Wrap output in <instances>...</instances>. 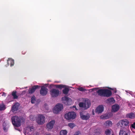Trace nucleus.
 Listing matches in <instances>:
<instances>
[{
  "label": "nucleus",
  "mask_w": 135,
  "mask_h": 135,
  "mask_svg": "<svg viewBox=\"0 0 135 135\" xmlns=\"http://www.w3.org/2000/svg\"><path fill=\"white\" fill-rule=\"evenodd\" d=\"M68 126L71 128H73L75 126V124L73 123H70L68 124Z\"/></svg>",
  "instance_id": "nucleus-28"
},
{
  "label": "nucleus",
  "mask_w": 135,
  "mask_h": 135,
  "mask_svg": "<svg viewBox=\"0 0 135 135\" xmlns=\"http://www.w3.org/2000/svg\"><path fill=\"white\" fill-rule=\"evenodd\" d=\"M33 135H39V133L36 132V133H34Z\"/></svg>",
  "instance_id": "nucleus-39"
},
{
  "label": "nucleus",
  "mask_w": 135,
  "mask_h": 135,
  "mask_svg": "<svg viewBox=\"0 0 135 135\" xmlns=\"http://www.w3.org/2000/svg\"><path fill=\"white\" fill-rule=\"evenodd\" d=\"M108 101L110 103H114L115 102V100L113 98H112L108 99Z\"/></svg>",
  "instance_id": "nucleus-33"
},
{
  "label": "nucleus",
  "mask_w": 135,
  "mask_h": 135,
  "mask_svg": "<svg viewBox=\"0 0 135 135\" xmlns=\"http://www.w3.org/2000/svg\"><path fill=\"white\" fill-rule=\"evenodd\" d=\"M120 108L119 105L117 104H115L112 106V112H115L118 111Z\"/></svg>",
  "instance_id": "nucleus-14"
},
{
  "label": "nucleus",
  "mask_w": 135,
  "mask_h": 135,
  "mask_svg": "<svg viewBox=\"0 0 135 135\" xmlns=\"http://www.w3.org/2000/svg\"><path fill=\"white\" fill-rule=\"evenodd\" d=\"M104 96L109 97L112 94V92L110 90L107 89H105Z\"/></svg>",
  "instance_id": "nucleus-19"
},
{
  "label": "nucleus",
  "mask_w": 135,
  "mask_h": 135,
  "mask_svg": "<svg viewBox=\"0 0 135 135\" xmlns=\"http://www.w3.org/2000/svg\"><path fill=\"white\" fill-rule=\"evenodd\" d=\"M34 130V128L32 126H28L26 127L24 129L25 134L28 133L30 134V133Z\"/></svg>",
  "instance_id": "nucleus-13"
},
{
  "label": "nucleus",
  "mask_w": 135,
  "mask_h": 135,
  "mask_svg": "<svg viewBox=\"0 0 135 135\" xmlns=\"http://www.w3.org/2000/svg\"><path fill=\"white\" fill-rule=\"evenodd\" d=\"M4 123L3 124V126H4Z\"/></svg>",
  "instance_id": "nucleus-44"
},
{
  "label": "nucleus",
  "mask_w": 135,
  "mask_h": 135,
  "mask_svg": "<svg viewBox=\"0 0 135 135\" xmlns=\"http://www.w3.org/2000/svg\"><path fill=\"white\" fill-rule=\"evenodd\" d=\"M76 113L73 112H68L66 113L65 115V118L70 121L76 118Z\"/></svg>",
  "instance_id": "nucleus-3"
},
{
  "label": "nucleus",
  "mask_w": 135,
  "mask_h": 135,
  "mask_svg": "<svg viewBox=\"0 0 135 135\" xmlns=\"http://www.w3.org/2000/svg\"><path fill=\"white\" fill-rule=\"evenodd\" d=\"M104 108L102 105H100L98 106L95 109V112L98 113H100L104 110Z\"/></svg>",
  "instance_id": "nucleus-12"
},
{
  "label": "nucleus",
  "mask_w": 135,
  "mask_h": 135,
  "mask_svg": "<svg viewBox=\"0 0 135 135\" xmlns=\"http://www.w3.org/2000/svg\"><path fill=\"white\" fill-rule=\"evenodd\" d=\"M105 133L106 135H110L111 133V130L107 129L105 131Z\"/></svg>",
  "instance_id": "nucleus-29"
},
{
  "label": "nucleus",
  "mask_w": 135,
  "mask_h": 135,
  "mask_svg": "<svg viewBox=\"0 0 135 135\" xmlns=\"http://www.w3.org/2000/svg\"><path fill=\"white\" fill-rule=\"evenodd\" d=\"M67 133V131L66 130H62L60 132V135H66Z\"/></svg>",
  "instance_id": "nucleus-25"
},
{
  "label": "nucleus",
  "mask_w": 135,
  "mask_h": 135,
  "mask_svg": "<svg viewBox=\"0 0 135 135\" xmlns=\"http://www.w3.org/2000/svg\"><path fill=\"white\" fill-rule=\"evenodd\" d=\"M6 95H7L4 92H3V94H2V96H4V97H5V96H6Z\"/></svg>",
  "instance_id": "nucleus-38"
},
{
  "label": "nucleus",
  "mask_w": 135,
  "mask_h": 135,
  "mask_svg": "<svg viewBox=\"0 0 135 135\" xmlns=\"http://www.w3.org/2000/svg\"><path fill=\"white\" fill-rule=\"evenodd\" d=\"M129 131L128 128L121 129L119 132V135H128Z\"/></svg>",
  "instance_id": "nucleus-11"
},
{
  "label": "nucleus",
  "mask_w": 135,
  "mask_h": 135,
  "mask_svg": "<svg viewBox=\"0 0 135 135\" xmlns=\"http://www.w3.org/2000/svg\"><path fill=\"white\" fill-rule=\"evenodd\" d=\"M92 114H93V115H94V110H93L92 111Z\"/></svg>",
  "instance_id": "nucleus-40"
},
{
  "label": "nucleus",
  "mask_w": 135,
  "mask_h": 135,
  "mask_svg": "<svg viewBox=\"0 0 135 135\" xmlns=\"http://www.w3.org/2000/svg\"><path fill=\"white\" fill-rule=\"evenodd\" d=\"M11 95L12 97L13 96V99H16L18 97L17 96L16 94V92H15L14 91L12 92V95Z\"/></svg>",
  "instance_id": "nucleus-30"
},
{
  "label": "nucleus",
  "mask_w": 135,
  "mask_h": 135,
  "mask_svg": "<svg viewBox=\"0 0 135 135\" xmlns=\"http://www.w3.org/2000/svg\"><path fill=\"white\" fill-rule=\"evenodd\" d=\"M19 106V104L18 103H15L12 107V110L13 112L17 110H18V107Z\"/></svg>",
  "instance_id": "nucleus-16"
},
{
  "label": "nucleus",
  "mask_w": 135,
  "mask_h": 135,
  "mask_svg": "<svg viewBox=\"0 0 135 135\" xmlns=\"http://www.w3.org/2000/svg\"><path fill=\"white\" fill-rule=\"evenodd\" d=\"M23 92H24L25 93V91H23Z\"/></svg>",
  "instance_id": "nucleus-45"
},
{
  "label": "nucleus",
  "mask_w": 135,
  "mask_h": 135,
  "mask_svg": "<svg viewBox=\"0 0 135 135\" xmlns=\"http://www.w3.org/2000/svg\"><path fill=\"white\" fill-rule=\"evenodd\" d=\"M77 89L79 91H85L86 90V89L82 87H80L77 88Z\"/></svg>",
  "instance_id": "nucleus-32"
},
{
  "label": "nucleus",
  "mask_w": 135,
  "mask_h": 135,
  "mask_svg": "<svg viewBox=\"0 0 135 135\" xmlns=\"http://www.w3.org/2000/svg\"><path fill=\"white\" fill-rule=\"evenodd\" d=\"M122 120H120L117 124V125L119 128H120L123 126Z\"/></svg>",
  "instance_id": "nucleus-24"
},
{
  "label": "nucleus",
  "mask_w": 135,
  "mask_h": 135,
  "mask_svg": "<svg viewBox=\"0 0 135 135\" xmlns=\"http://www.w3.org/2000/svg\"><path fill=\"white\" fill-rule=\"evenodd\" d=\"M63 108V105L60 104H58L56 105L53 108V111L54 113L57 114L61 111Z\"/></svg>",
  "instance_id": "nucleus-5"
},
{
  "label": "nucleus",
  "mask_w": 135,
  "mask_h": 135,
  "mask_svg": "<svg viewBox=\"0 0 135 135\" xmlns=\"http://www.w3.org/2000/svg\"><path fill=\"white\" fill-rule=\"evenodd\" d=\"M47 89L44 86L41 87L40 91V94L43 96L46 95L47 94Z\"/></svg>",
  "instance_id": "nucleus-10"
},
{
  "label": "nucleus",
  "mask_w": 135,
  "mask_h": 135,
  "mask_svg": "<svg viewBox=\"0 0 135 135\" xmlns=\"http://www.w3.org/2000/svg\"><path fill=\"white\" fill-rule=\"evenodd\" d=\"M30 118L31 120H33L35 119L34 116L31 115L29 117Z\"/></svg>",
  "instance_id": "nucleus-36"
},
{
  "label": "nucleus",
  "mask_w": 135,
  "mask_h": 135,
  "mask_svg": "<svg viewBox=\"0 0 135 135\" xmlns=\"http://www.w3.org/2000/svg\"><path fill=\"white\" fill-rule=\"evenodd\" d=\"M81 134L80 132L79 131H78L75 133L74 135H80Z\"/></svg>",
  "instance_id": "nucleus-37"
},
{
  "label": "nucleus",
  "mask_w": 135,
  "mask_h": 135,
  "mask_svg": "<svg viewBox=\"0 0 135 135\" xmlns=\"http://www.w3.org/2000/svg\"><path fill=\"white\" fill-rule=\"evenodd\" d=\"M131 127L132 128V131L133 132V129H135V122H134L133 124L131 125Z\"/></svg>",
  "instance_id": "nucleus-35"
},
{
  "label": "nucleus",
  "mask_w": 135,
  "mask_h": 135,
  "mask_svg": "<svg viewBox=\"0 0 135 135\" xmlns=\"http://www.w3.org/2000/svg\"><path fill=\"white\" fill-rule=\"evenodd\" d=\"M39 87V86L38 85L35 86L31 88L29 90V93H32L35 91L36 89Z\"/></svg>",
  "instance_id": "nucleus-18"
},
{
  "label": "nucleus",
  "mask_w": 135,
  "mask_h": 135,
  "mask_svg": "<svg viewBox=\"0 0 135 135\" xmlns=\"http://www.w3.org/2000/svg\"><path fill=\"white\" fill-rule=\"evenodd\" d=\"M7 98L9 99V102L12 101L13 99L12 96L11 95L8 96Z\"/></svg>",
  "instance_id": "nucleus-31"
},
{
  "label": "nucleus",
  "mask_w": 135,
  "mask_h": 135,
  "mask_svg": "<svg viewBox=\"0 0 135 135\" xmlns=\"http://www.w3.org/2000/svg\"><path fill=\"white\" fill-rule=\"evenodd\" d=\"M44 135H51V134L50 133H45V134Z\"/></svg>",
  "instance_id": "nucleus-41"
},
{
  "label": "nucleus",
  "mask_w": 135,
  "mask_h": 135,
  "mask_svg": "<svg viewBox=\"0 0 135 135\" xmlns=\"http://www.w3.org/2000/svg\"><path fill=\"white\" fill-rule=\"evenodd\" d=\"M62 100L63 103L67 104L68 102L71 100V99L67 97H64L62 98Z\"/></svg>",
  "instance_id": "nucleus-17"
},
{
  "label": "nucleus",
  "mask_w": 135,
  "mask_h": 135,
  "mask_svg": "<svg viewBox=\"0 0 135 135\" xmlns=\"http://www.w3.org/2000/svg\"><path fill=\"white\" fill-rule=\"evenodd\" d=\"M36 100L34 96L32 97L31 98V102L32 103H35Z\"/></svg>",
  "instance_id": "nucleus-34"
},
{
  "label": "nucleus",
  "mask_w": 135,
  "mask_h": 135,
  "mask_svg": "<svg viewBox=\"0 0 135 135\" xmlns=\"http://www.w3.org/2000/svg\"><path fill=\"white\" fill-rule=\"evenodd\" d=\"M7 63L8 64H10V66H12L14 64V60L13 59H12L9 58L7 60Z\"/></svg>",
  "instance_id": "nucleus-20"
},
{
  "label": "nucleus",
  "mask_w": 135,
  "mask_h": 135,
  "mask_svg": "<svg viewBox=\"0 0 135 135\" xmlns=\"http://www.w3.org/2000/svg\"><path fill=\"white\" fill-rule=\"evenodd\" d=\"M6 109L5 105L3 104H0V110H4Z\"/></svg>",
  "instance_id": "nucleus-27"
},
{
  "label": "nucleus",
  "mask_w": 135,
  "mask_h": 135,
  "mask_svg": "<svg viewBox=\"0 0 135 135\" xmlns=\"http://www.w3.org/2000/svg\"><path fill=\"white\" fill-rule=\"evenodd\" d=\"M73 107L74 108H75V109L76 110H77V109H76V107L75 106H73Z\"/></svg>",
  "instance_id": "nucleus-43"
},
{
  "label": "nucleus",
  "mask_w": 135,
  "mask_h": 135,
  "mask_svg": "<svg viewBox=\"0 0 135 135\" xmlns=\"http://www.w3.org/2000/svg\"><path fill=\"white\" fill-rule=\"evenodd\" d=\"M3 129H4V130H5H5H7V129H6V128H5V127H3Z\"/></svg>",
  "instance_id": "nucleus-42"
},
{
  "label": "nucleus",
  "mask_w": 135,
  "mask_h": 135,
  "mask_svg": "<svg viewBox=\"0 0 135 135\" xmlns=\"http://www.w3.org/2000/svg\"><path fill=\"white\" fill-rule=\"evenodd\" d=\"M79 105L80 107L84 110H86L90 107L91 103L89 100L83 99V101L80 102Z\"/></svg>",
  "instance_id": "nucleus-2"
},
{
  "label": "nucleus",
  "mask_w": 135,
  "mask_h": 135,
  "mask_svg": "<svg viewBox=\"0 0 135 135\" xmlns=\"http://www.w3.org/2000/svg\"><path fill=\"white\" fill-rule=\"evenodd\" d=\"M105 124L107 126H109L112 125V122L109 121L108 120L106 121L105 123Z\"/></svg>",
  "instance_id": "nucleus-26"
},
{
  "label": "nucleus",
  "mask_w": 135,
  "mask_h": 135,
  "mask_svg": "<svg viewBox=\"0 0 135 135\" xmlns=\"http://www.w3.org/2000/svg\"><path fill=\"white\" fill-rule=\"evenodd\" d=\"M110 117L109 116L108 114L102 115L100 116L101 119H108Z\"/></svg>",
  "instance_id": "nucleus-23"
},
{
  "label": "nucleus",
  "mask_w": 135,
  "mask_h": 135,
  "mask_svg": "<svg viewBox=\"0 0 135 135\" xmlns=\"http://www.w3.org/2000/svg\"><path fill=\"white\" fill-rule=\"evenodd\" d=\"M55 86L57 88L60 89L64 88V89L63 90L62 92L63 93L65 94H68L69 90L68 88L66 86L63 85H55Z\"/></svg>",
  "instance_id": "nucleus-7"
},
{
  "label": "nucleus",
  "mask_w": 135,
  "mask_h": 135,
  "mask_svg": "<svg viewBox=\"0 0 135 135\" xmlns=\"http://www.w3.org/2000/svg\"><path fill=\"white\" fill-rule=\"evenodd\" d=\"M112 135H113V134H112Z\"/></svg>",
  "instance_id": "nucleus-46"
},
{
  "label": "nucleus",
  "mask_w": 135,
  "mask_h": 135,
  "mask_svg": "<svg viewBox=\"0 0 135 135\" xmlns=\"http://www.w3.org/2000/svg\"><path fill=\"white\" fill-rule=\"evenodd\" d=\"M55 122V120H53L47 123L46 127L47 130L49 131H50L53 128Z\"/></svg>",
  "instance_id": "nucleus-6"
},
{
  "label": "nucleus",
  "mask_w": 135,
  "mask_h": 135,
  "mask_svg": "<svg viewBox=\"0 0 135 135\" xmlns=\"http://www.w3.org/2000/svg\"><path fill=\"white\" fill-rule=\"evenodd\" d=\"M93 91L96 90L98 93L99 95L100 96H104V92L105 89H99L98 90V88H95L91 89Z\"/></svg>",
  "instance_id": "nucleus-9"
},
{
  "label": "nucleus",
  "mask_w": 135,
  "mask_h": 135,
  "mask_svg": "<svg viewBox=\"0 0 135 135\" xmlns=\"http://www.w3.org/2000/svg\"><path fill=\"white\" fill-rule=\"evenodd\" d=\"M126 116L130 118H135V115L133 113H130L127 114Z\"/></svg>",
  "instance_id": "nucleus-21"
},
{
  "label": "nucleus",
  "mask_w": 135,
  "mask_h": 135,
  "mask_svg": "<svg viewBox=\"0 0 135 135\" xmlns=\"http://www.w3.org/2000/svg\"><path fill=\"white\" fill-rule=\"evenodd\" d=\"M12 122L15 127L16 129H17L16 127H18L20 126L21 123L24 122L25 119L23 117L19 118L17 116H14L11 118Z\"/></svg>",
  "instance_id": "nucleus-1"
},
{
  "label": "nucleus",
  "mask_w": 135,
  "mask_h": 135,
  "mask_svg": "<svg viewBox=\"0 0 135 135\" xmlns=\"http://www.w3.org/2000/svg\"><path fill=\"white\" fill-rule=\"evenodd\" d=\"M46 120V119L44 115L42 114H39L37 115L36 121L38 124L41 125L45 123Z\"/></svg>",
  "instance_id": "nucleus-4"
},
{
  "label": "nucleus",
  "mask_w": 135,
  "mask_h": 135,
  "mask_svg": "<svg viewBox=\"0 0 135 135\" xmlns=\"http://www.w3.org/2000/svg\"><path fill=\"white\" fill-rule=\"evenodd\" d=\"M80 115L81 118L83 120H87L90 117V115L89 114H87L85 115L80 113Z\"/></svg>",
  "instance_id": "nucleus-15"
},
{
  "label": "nucleus",
  "mask_w": 135,
  "mask_h": 135,
  "mask_svg": "<svg viewBox=\"0 0 135 135\" xmlns=\"http://www.w3.org/2000/svg\"><path fill=\"white\" fill-rule=\"evenodd\" d=\"M122 123L123 126L124 125L125 126H128L129 124V122L126 119H123L122 120Z\"/></svg>",
  "instance_id": "nucleus-22"
},
{
  "label": "nucleus",
  "mask_w": 135,
  "mask_h": 135,
  "mask_svg": "<svg viewBox=\"0 0 135 135\" xmlns=\"http://www.w3.org/2000/svg\"><path fill=\"white\" fill-rule=\"evenodd\" d=\"M60 91L58 90L53 89L50 90V94L52 97H56L59 94Z\"/></svg>",
  "instance_id": "nucleus-8"
}]
</instances>
